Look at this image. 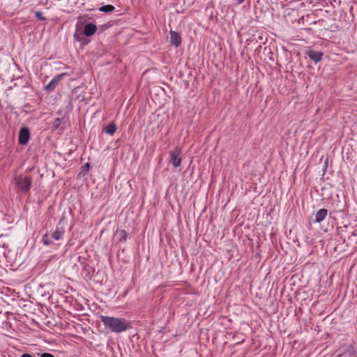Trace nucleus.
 Returning <instances> with one entry per match:
<instances>
[{
    "mask_svg": "<svg viewBox=\"0 0 357 357\" xmlns=\"http://www.w3.org/2000/svg\"><path fill=\"white\" fill-rule=\"evenodd\" d=\"M30 132L27 128H22L19 133L18 140L19 143L22 145L27 144L29 139Z\"/></svg>",
    "mask_w": 357,
    "mask_h": 357,
    "instance_id": "nucleus-6",
    "label": "nucleus"
},
{
    "mask_svg": "<svg viewBox=\"0 0 357 357\" xmlns=\"http://www.w3.org/2000/svg\"><path fill=\"white\" fill-rule=\"evenodd\" d=\"M14 182L22 192L26 193L30 190L32 178L28 176L19 175L14 178Z\"/></svg>",
    "mask_w": 357,
    "mask_h": 357,
    "instance_id": "nucleus-2",
    "label": "nucleus"
},
{
    "mask_svg": "<svg viewBox=\"0 0 357 357\" xmlns=\"http://www.w3.org/2000/svg\"><path fill=\"white\" fill-rule=\"evenodd\" d=\"M66 75L65 73H62L61 75H59L56 77H54L51 82L46 85L45 90L47 91H53L56 86H57L59 82Z\"/></svg>",
    "mask_w": 357,
    "mask_h": 357,
    "instance_id": "nucleus-7",
    "label": "nucleus"
},
{
    "mask_svg": "<svg viewBox=\"0 0 357 357\" xmlns=\"http://www.w3.org/2000/svg\"><path fill=\"white\" fill-rule=\"evenodd\" d=\"M60 125H61V119L59 118H56L53 121V122L52 123V127L54 129H56L60 126Z\"/></svg>",
    "mask_w": 357,
    "mask_h": 357,
    "instance_id": "nucleus-14",
    "label": "nucleus"
},
{
    "mask_svg": "<svg viewBox=\"0 0 357 357\" xmlns=\"http://www.w3.org/2000/svg\"><path fill=\"white\" fill-rule=\"evenodd\" d=\"M119 241H126L127 234L125 230H121L119 231Z\"/></svg>",
    "mask_w": 357,
    "mask_h": 357,
    "instance_id": "nucleus-15",
    "label": "nucleus"
},
{
    "mask_svg": "<svg viewBox=\"0 0 357 357\" xmlns=\"http://www.w3.org/2000/svg\"><path fill=\"white\" fill-rule=\"evenodd\" d=\"M89 167V163H86L85 165L84 166V169H88Z\"/></svg>",
    "mask_w": 357,
    "mask_h": 357,
    "instance_id": "nucleus-19",
    "label": "nucleus"
},
{
    "mask_svg": "<svg viewBox=\"0 0 357 357\" xmlns=\"http://www.w3.org/2000/svg\"><path fill=\"white\" fill-rule=\"evenodd\" d=\"M64 228L63 227H57L54 231H53L51 234H45L43 237V242L45 245H49L52 244V239L55 241L60 240L63 234H64Z\"/></svg>",
    "mask_w": 357,
    "mask_h": 357,
    "instance_id": "nucleus-3",
    "label": "nucleus"
},
{
    "mask_svg": "<svg viewBox=\"0 0 357 357\" xmlns=\"http://www.w3.org/2000/svg\"><path fill=\"white\" fill-rule=\"evenodd\" d=\"M306 54L315 63L320 61L323 56V53L319 51L307 50Z\"/></svg>",
    "mask_w": 357,
    "mask_h": 357,
    "instance_id": "nucleus-8",
    "label": "nucleus"
},
{
    "mask_svg": "<svg viewBox=\"0 0 357 357\" xmlns=\"http://www.w3.org/2000/svg\"><path fill=\"white\" fill-rule=\"evenodd\" d=\"M170 43L174 45L176 47H178L181 43V39L180 35L174 31H170Z\"/></svg>",
    "mask_w": 357,
    "mask_h": 357,
    "instance_id": "nucleus-9",
    "label": "nucleus"
},
{
    "mask_svg": "<svg viewBox=\"0 0 357 357\" xmlns=\"http://www.w3.org/2000/svg\"><path fill=\"white\" fill-rule=\"evenodd\" d=\"M114 7L112 5H105L102 6L99 8V10L103 13H112L114 10Z\"/></svg>",
    "mask_w": 357,
    "mask_h": 357,
    "instance_id": "nucleus-13",
    "label": "nucleus"
},
{
    "mask_svg": "<svg viewBox=\"0 0 357 357\" xmlns=\"http://www.w3.org/2000/svg\"><path fill=\"white\" fill-rule=\"evenodd\" d=\"M97 31V26L93 23H88L85 25L84 33L86 36H93Z\"/></svg>",
    "mask_w": 357,
    "mask_h": 357,
    "instance_id": "nucleus-10",
    "label": "nucleus"
},
{
    "mask_svg": "<svg viewBox=\"0 0 357 357\" xmlns=\"http://www.w3.org/2000/svg\"><path fill=\"white\" fill-rule=\"evenodd\" d=\"M328 214V211L326 208L319 209L315 214L314 222L320 223L322 222Z\"/></svg>",
    "mask_w": 357,
    "mask_h": 357,
    "instance_id": "nucleus-11",
    "label": "nucleus"
},
{
    "mask_svg": "<svg viewBox=\"0 0 357 357\" xmlns=\"http://www.w3.org/2000/svg\"><path fill=\"white\" fill-rule=\"evenodd\" d=\"M181 151L178 148H176L170 153V162L175 167H178L181 165L182 158L181 156Z\"/></svg>",
    "mask_w": 357,
    "mask_h": 357,
    "instance_id": "nucleus-5",
    "label": "nucleus"
},
{
    "mask_svg": "<svg viewBox=\"0 0 357 357\" xmlns=\"http://www.w3.org/2000/svg\"><path fill=\"white\" fill-rule=\"evenodd\" d=\"M100 319L105 327L114 333H119L130 327V323L123 318L100 315Z\"/></svg>",
    "mask_w": 357,
    "mask_h": 357,
    "instance_id": "nucleus-1",
    "label": "nucleus"
},
{
    "mask_svg": "<svg viewBox=\"0 0 357 357\" xmlns=\"http://www.w3.org/2000/svg\"><path fill=\"white\" fill-rule=\"evenodd\" d=\"M116 130V127L114 123H109L105 128V132L110 135H112L115 132Z\"/></svg>",
    "mask_w": 357,
    "mask_h": 357,
    "instance_id": "nucleus-12",
    "label": "nucleus"
},
{
    "mask_svg": "<svg viewBox=\"0 0 357 357\" xmlns=\"http://www.w3.org/2000/svg\"><path fill=\"white\" fill-rule=\"evenodd\" d=\"M337 357H357L356 351L351 345H343L338 349Z\"/></svg>",
    "mask_w": 357,
    "mask_h": 357,
    "instance_id": "nucleus-4",
    "label": "nucleus"
},
{
    "mask_svg": "<svg viewBox=\"0 0 357 357\" xmlns=\"http://www.w3.org/2000/svg\"><path fill=\"white\" fill-rule=\"evenodd\" d=\"M21 357H33L31 354H23Z\"/></svg>",
    "mask_w": 357,
    "mask_h": 357,
    "instance_id": "nucleus-18",
    "label": "nucleus"
},
{
    "mask_svg": "<svg viewBox=\"0 0 357 357\" xmlns=\"http://www.w3.org/2000/svg\"><path fill=\"white\" fill-rule=\"evenodd\" d=\"M40 357H54L52 354L50 353H43L41 354Z\"/></svg>",
    "mask_w": 357,
    "mask_h": 357,
    "instance_id": "nucleus-17",
    "label": "nucleus"
},
{
    "mask_svg": "<svg viewBox=\"0 0 357 357\" xmlns=\"http://www.w3.org/2000/svg\"><path fill=\"white\" fill-rule=\"evenodd\" d=\"M238 4H241L245 0H235Z\"/></svg>",
    "mask_w": 357,
    "mask_h": 357,
    "instance_id": "nucleus-20",
    "label": "nucleus"
},
{
    "mask_svg": "<svg viewBox=\"0 0 357 357\" xmlns=\"http://www.w3.org/2000/svg\"><path fill=\"white\" fill-rule=\"evenodd\" d=\"M77 259L79 260V261H81V257H77Z\"/></svg>",
    "mask_w": 357,
    "mask_h": 357,
    "instance_id": "nucleus-21",
    "label": "nucleus"
},
{
    "mask_svg": "<svg viewBox=\"0 0 357 357\" xmlns=\"http://www.w3.org/2000/svg\"><path fill=\"white\" fill-rule=\"evenodd\" d=\"M36 16L38 19H40L41 20H45V17L43 16V13L41 12H39V11L36 12Z\"/></svg>",
    "mask_w": 357,
    "mask_h": 357,
    "instance_id": "nucleus-16",
    "label": "nucleus"
}]
</instances>
